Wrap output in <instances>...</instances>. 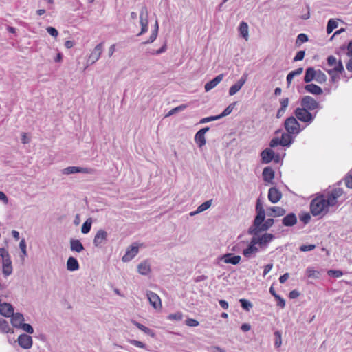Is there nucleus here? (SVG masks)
<instances>
[{
    "label": "nucleus",
    "mask_w": 352,
    "mask_h": 352,
    "mask_svg": "<svg viewBox=\"0 0 352 352\" xmlns=\"http://www.w3.org/2000/svg\"><path fill=\"white\" fill-rule=\"evenodd\" d=\"M19 328L22 329L24 331L30 334H32L34 333L33 327L28 323L23 322V324H21Z\"/></svg>",
    "instance_id": "obj_45"
},
{
    "label": "nucleus",
    "mask_w": 352,
    "mask_h": 352,
    "mask_svg": "<svg viewBox=\"0 0 352 352\" xmlns=\"http://www.w3.org/2000/svg\"><path fill=\"white\" fill-rule=\"evenodd\" d=\"M315 78H316V69L312 67H307L305 69V74L304 78H303L304 82L305 83H309L312 80H315Z\"/></svg>",
    "instance_id": "obj_25"
},
{
    "label": "nucleus",
    "mask_w": 352,
    "mask_h": 352,
    "mask_svg": "<svg viewBox=\"0 0 352 352\" xmlns=\"http://www.w3.org/2000/svg\"><path fill=\"white\" fill-rule=\"evenodd\" d=\"M187 107L186 104H181L177 107L172 109L166 115V116H173L179 111L184 110Z\"/></svg>",
    "instance_id": "obj_43"
},
{
    "label": "nucleus",
    "mask_w": 352,
    "mask_h": 352,
    "mask_svg": "<svg viewBox=\"0 0 352 352\" xmlns=\"http://www.w3.org/2000/svg\"><path fill=\"white\" fill-rule=\"evenodd\" d=\"M139 248L138 246H131L129 247L126 251L124 255L122 258V261L123 262H129L131 260H132L136 254L138 253Z\"/></svg>",
    "instance_id": "obj_17"
},
{
    "label": "nucleus",
    "mask_w": 352,
    "mask_h": 352,
    "mask_svg": "<svg viewBox=\"0 0 352 352\" xmlns=\"http://www.w3.org/2000/svg\"><path fill=\"white\" fill-rule=\"evenodd\" d=\"M148 12L146 6H143L141 8L140 12V23L141 25V31L138 34V36H140L148 31Z\"/></svg>",
    "instance_id": "obj_6"
},
{
    "label": "nucleus",
    "mask_w": 352,
    "mask_h": 352,
    "mask_svg": "<svg viewBox=\"0 0 352 352\" xmlns=\"http://www.w3.org/2000/svg\"><path fill=\"white\" fill-rule=\"evenodd\" d=\"M345 183H346V186L348 188L352 189V175H348L346 176V177H345Z\"/></svg>",
    "instance_id": "obj_64"
},
{
    "label": "nucleus",
    "mask_w": 352,
    "mask_h": 352,
    "mask_svg": "<svg viewBox=\"0 0 352 352\" xmlns=\"http://www.w3.org/2000/svg\"><path fill=\"white\" fill-rule=\"evenodd\" d=\"M10 328L9 326V323L5 319H0V332L3 333H7L10 332Z\"/></svg>",
    "instance_id": "obj_37"
},
{
    "label": "nucleus",
    "mask_w": 352,
    "mask_h": 352,
    "mask_svg": "<svg viewBox=\"0 0 352 352\" xmlns=\"http://www.w3.org/2000/svg\"><path fill=\"white\" fill-rule=\"evenodd\" d=\"M281 221L283 226L285 227H292L297 223L298 219L295 213L289 212L287 215H284Z\"/></svg>",
    "instance_id": "obj_15"
},
{
    "label": "nucleus",
    "mask_w": 352,
    "mask_h": 352,
    "mask_svg": "<svg viewBox=\"0 0 352 352\" xmlns=\"http://www.w3.org/2000/svg\"><path fill=\"white\" fill-rule=\"evenodd\" d=\"M309 38L308 36L306 34L300 33L298 35L296 41V45L299 46L302 43H305L308 41Z\"/></svg>",
    "instance_id": "obj_42"
},
{
    "label": "nucleus",
    "mask_w": 352,
    "mask_h": 352,
    "mask_svg": "<svg viewBox=\"0 0 352 352\" xmlns=\"http://www.w3.org/2000/svg\"><path fill=\"white\" fill-rule=\"evenodd\" d=\"M217 120H219V117L218 116H212L201 119L200 121L199 122V124H205Z\"/></svg>",
    "instance_id": "obj_52"
},
{
    "label": "nucleus",
    "mask_w": 352,
    "mask_h": 352,
    "mask_svg": "<svg viewBox=\"0 0 352 352\" xmlns=\"http://www.w3.org/2000/svg\"><path fill=\"white\" fill-rule=\"evenodd\" d=\"M212 202V200L210 199V200H208V201L204 202L203 204H201L197 208L198 212H202L206 210L207 209H208L211 206Z\"/></svg>",
    "instance_id": "obj_44"
},
{
    "label": "nucleus",
    "mask_w": 352,
    "mask_h": 352,
    "mask_svg": "<svg viewBox=\"0 0 352 352\" xmlns=\"http://www.w3.org/2000/svg\"><path fill=\"white\" fill-rule=\"evenodd\" d=\"M148 299L151 303V305L155 308L157 309L159 307H161V300L158 295L155 293L150 291L147 293Z\"/></svg>",
    "instance_id": "obj_22"
},
{
    "label": "nucleus",
    "mask_w": 352,
    "mask_h": 352,
    "mask_svg": "<svg viewBox=\"0 0 352 352\" xmlns=\"http://www.w3.org/2000/svg\"><path fill=\"white\" fill-rule=\"evenodd\" d=\"M306 273L309 278H318L320 277V272L311 267L307 268Z\"/></svg>",
    "instance_id": "obj_41"
},
{
    "label": "nucleus",
    "mask_w": 352,
    "mask_h": 352,
    "mask_svg": "<svg viewBox=\"0 0 352 352\" xmlns=\"http://www.w3.org/2000/svg\"><path fill=\"white\" fill-rule=\"evenodd\" d=\"M70 249L73 252H81L85 250L82 243L78 239H70Z\"/></svg>",
    "instance_id": "obj_29"
},
{
    "label": "nucleus",
    "mask_w": 352,
    "mask_h": 352,
    "mask_svg": "<svg viewBox=\"0 0 352 352\" xmlns=\"http://www.w3.org/2000/svg\"><path fill=\"white\" fill-rule=\"evenodd\" d=\"M166 50V43L165 42L164 43V45L159 50H157L156 51L153 50L150 53L153 55H159V54H161L165 52Z\"/></svg>",
    "instance_id": "obj_59"
},
{
    "label": "nucleus",
    "mask_w": 352,
    "mask_h": 352,
    "mask_svg": "<svg viewBox=\"0 0 352 352\" xmlns=\"http://www.w3.org/2000/svg\"><path fill=\"white\" fill-rule=\"evenodd\" d=\"M294 113L295 117L300 122H305L307 125L312 123L317 116V111L311 112L303 107H297Z\"/></svg>",
    "instance_id": "obj_3"
},
{
    "label": "nucleus",
    "mask_w": 352,
    "mask_h": 352,
    "mask_svg": "<svg viewBox=\"0 0 352 352\" xmlns=\"http://www.w3.org/2000/svg\"><path fill=\"white\" fill-rule=\"evenodd\" d=\"M274 170L270 166H267L263 168V179L265 182L272 183V180L274 178Z\"/></svg>",
    "instance_id": "obj_23"
},
{
    "label": "nucleus",
    "mask_w": 352,
    "mask_h": 352,
    "mask_svg": "<svg viewBox=\"0 0 352 352\" xmlns=\"http://www.w3.org/2000/svg\"><path fill=\"white\" fill-rule=\"evenodd\" d=\"M316 248V245L314 244L310 245H302L300 246L299 250L301 252L311 251Z\"/></svg>",
    "instance_id": "obj_58"
},
{
    "label": "nucleus",
    "mask_w": 352,
    "mask_h": 352,
    "mask_svg": "<svg viewBox=\"0 0 352 352\" xmlns=\"http://www.w3.org/2000/svg\"><path fill=\"white\" fill-rule=\"evenodd\" d=\"M286 214V210L282 207L276 206V208L273 210V213H268L267 215L272 217H283Z\"/></svg>",
    "instance_id": "obj_34"
},
{
    "label": "nucleus",
    "mask_w": 352,
    "mask_h": 352,
    "mask_svg": "<svg viewBox=\"0 0 352 352\" xmlns=\"http://www.w3.org/2000/svg\"><path fill=\"white\" fill-rule=\"evenodd\" d=\"M282 197L281 192L276 187H272L268 191V199L272 203L278 202Z\"/></svg>",
    "instance_id": "obj_16"
},
{
    "label": "nucleus",
    "mask_w": 352,
    "mask_h": 352,
    "mask_svg": "<svg viewBox=\"0 0 352 352\" xmlns=\"http://www.w3.org/2000/svg\"><path fill=\"white\" fill-rule=\"evenodd\" d=\"M305 89L307 92L314 95H321L323 93L322 89L314 83H307L305 86Z\"/></svg>",
    "instance_id": "obj_24"
},
{
    "label": "nucleus",
    "mask_w": 352,
    "mask_h": 352,
    "mask_svg": "<svg viewBox=\"0 0 352 352\" xmlns=\"http://www.w3.org/2000/svg\"><path fill=\"white\" fill-rule=\"evenodd\" d=\"M278 146H282V141L278 138H274L270 142V146L275 148Z\"/></svg>",
    "instance_id": "obj_54"
},
{
    "label": "nucleus",
    "mask_w": 352,
    "mask_h": 352,
    "mask_svg": "<svg viewBox=\"0 0 352 352\" xmlns=\"http://www.w3.org/2000/svg\"><path fill=\"white\" fill-rule=\"evenodd\" d=\"M248 79V74L244 73L241 78L235 83V85L239 87V89L243 86Z\"/></svg>",
    "instance_id": "obj_48"
},
{
    "label": "nucleus",
    "mask_w": 352,
    "mask_h": 352,
    "mask_svg": "<svg viewBox=\"0 0 352 352\" xmlns=\"http://www.w3.org/2000/svg\"><path fill=\"white\" fill-rule=\"evenodd\" d=\"M333 70H336V72H339L340 74L344 71V66L341 60H339L338 62H336L335 67H333Z\"/></svg>",
    "instance_id": "obj_57"
},
{
    "label": "nucleus",
    "mask_w": 352,
    "mask_h": 352,
    "mask_svg": "<svg viewBox=\"0 0 352 352\" xmlns=\"http://www.w3.org/2000/svg\"><path fill=\"white\" fill-rule=\"evenodd\" d=\"M19 248H20L21 253H22L21 257L23 258V257L26 256H27L26 242H25V240L24 239H23L20 241V243H19Z\"/></svg>",
    "instance_id": "obj_50"
},
{
    "label": "nucleus",
    "mask_w": 352,
    "mask_h": 352,
    "mask_svg": "<svg viewBox=\"0 0 352 352\" xmlns=\"http://www.w3.org/2000/svg\"><path fill=\"white\" fill-rule=\"evenodd\" d=\"M79 267H80V265H79L78 260L73 256H69L67 261V270L74 272V271L78 270L79 269Z\"/></svg>",
    "instance_id": "obj_28"
},
{
    "label": "nucleus",
    "mask_w": 352,
    "mask_h": 352,
    "mask_svg": "<svg viewBox=\"0 0 352 352\" xmlns=\"http://www.w3.org/2000/svg\"><path fill=\"white\" fill-rule=\"evenodd\" d=\"M274 336H275L274 345L276 348H278L280 346V345L282 344L281 333L279 331H276L274 332Z\"/></svg>",
    "instance_id": "obj_47"
},
{
    "label": "nucleus",
    "mask_w": 352,
    "mask_h": 352,
    "mask_svg": "<svg viewBox=\"0 0 352 352\" xmlns=\"http://www.w3.org/2000/svg\"><path fill=\"white\" fill-rule=\"evenodd\" d=\"M133 323L141 331L144 332L146 334L149 335L151 336H154V333L152 329H149L148 327L139 323L137 321H133Z\"/></svg>",
    "instance_id": "obj_35"
},
{
    "label": "nucleus",
    "mask_w": 352,
    "mask_h": 352,
    "mask_svg": "<svg viewBox=\"0 0 352 352\" xmlns=\"http://www.w3.org/2000/svg\"><path fill=\"white\" fill-rule=\"evenodd\" d=\"M343 194V190L340 188H334L331 192L327 195V199H325L327 205L329 206H333L337 203V199Z\"/></svg>",
    "instance_id": "obj_10"
},
{
    "label": "nucleus",
    "mask_w": 352,
    "mask_h": 352,
    "mask_svg": "<svg viewBox=\"0 0 352 352\" xmlns=\"http://www.w3.org/2000/svg\"><path fill=\"white\" fill-rule=\"evenodd\" d=\"M3 273L6 276L12 273V261L10 256L3 259Z\"/></svg>",
    "instance_id": "obj_26"
},
{
    "label": "nucleus",
    "mask_w": 352,
    "mask_h": 352,
    "mask_svg": "<svg viewBox=\"0 0 352 352\" xmlns=\"http://www.w3.org/2000/svg\"><path fill=\"white\" fill-rule=\"evenodd\" d=\"M103 51V43L98 44L89 56L87 62L90 64L95 63L100 57Z\"/></svg>",
    "instance_id": "obj_12"
},
{
    "label": "nucleus",
    "mask_w": 352,
    "mask_h": 352,
    "mask_svg": "<svg viewBox=\"0 0 352 352\" xmlns=\"http://www.w3.org/2000/svg\"><path fill=\"white\" fill-rule=\"evenodd\" d=\"M275 299L277 300V306L280 308H284L285 306V300L278 294L275 296Z\"/></svg>",
    "instance_id": "obj_60"
},
{
    "label": "nucleus",
    "mask_w": 352,
    "mask_h": 352,
    "mask_svg": "<svg viewBox=\"0 0 352 352\" xmlns=\"http://www.w3.org/2000/svg\"><path fill=\"white\" fill-rule=\"evenodd\" d=\"M186 324L189 327H197L199 325V322L193 318H188L186 322Z\"/></svg>",
    "instance_id": "obj_62"
},
{
    "label": "nucleus",
    "mask_w": 352,
    "mask_h": 352,
    "mask_svg": "<svg viewBox=\"0 0 352 352\" xmlns=\"http://www.w3.org/2000/svg\"><path fill=\"white\" fill-rule=\"evenodd\" d=\"M219 260L223 261L225 263L232 265H237L239 263L241 257L239 255H235L233 253H226L220 256Z\"/></svg>",
    "instance_id": "obj_14"
},
{
    "label": "nucleus",
    "mask_w": 352,
    "mask_h": 352,
    "mask_svg": "<svg viewBox=\"0 0 352 352\" xmlns=\"http://www.w3.org/2000/svg\"><path fill=\"white\" fill-rule=\"evenodd\" d=\"M94 171V169L87 167L68 166L62 170V173L64 175L75 173L93 174Z\"/></svg>",
    "instance_id": "obj_8"
},
{
    "label": "nucleus",
    "mask_w": 352,
    "mask_h": 352,
    "mask_svg": "<svg viewBox=\"0 0 352 352\" xmlns=\"http://www.w3.org/2000/svg\"><path fill=\"white\" fill-rule=\"evenodd\" d=\"M107 237L108 233L105 230L102 229L99 230L96 232L94 239L93 243L94 246L97 248L102 247L103 245L106 243L107 241Z\"/></svg>",
    "instance_id": "obj_9"
},
{
    "label": "nucleus",
    "mask_w": 352,
    "mask_h": 352,
    "mask_svg": "<svg viewBox=\"0 0 352 352\" xmlns=\"http://www.w3.org/2000/svg\"><path fill=\"white\" fill-rule=\"evenodd\" d=\"M183 314L181 312L170 314L167 316L168 320L180 321L182 320Z\"/></svg>",
    "instance_id": "obj_46"
},
{
    "label": "nucleus",
    "mask_w": 352,
    "mask_h": 352,
    "mask_svg": "<svg viewBox=\"0 0 352 352\" xmlns=\"http://www.w3.org/2000/svg\"><path fill=\"white\" fill-rule=\"evenodd\" d=\"M300 106L310 111L322 109L320 104L313 97L305 96L300 99Z\"/></svg>",
    "instance_id": "obj_5"
},
{
    "label": "nucleus",
    "mask_w": 352,
    "mask_h": 352,
    "mask_svg": "<svg viewBox=\"0 0 352 352\" xmlns=\"http://www.w3.org/2000/svg\"><path fill=\"white\" fill-rule=\"evenodd\" d=\"M305 56V50H300L298 51L296 56H294L293 61L297 62L303 60L304 57Z\"/></svg>",
    "instance_id": "obj_56"
},
{
    "label": "nucleus",
    "mask_w": 352,
    "mask_h": 352,
    "mask_svg": "<svg viewBox=\"0 0 352 352\" xmlns=\"http://www.w3.org/2000/svg\"><path fill=\"white\" fill-rule=\"evenodd\" d=\"M195 142L199 146V148H201L206 143V140L205 135L201 134L200 132L197 131L195 135Z\"/></svg>",
    "instance_id": "obj_32"
},
{
    "label": "nucleus",
    "mask_w": 352,
    "mask_h": 352,
    "mask_svg": "<svg viewBox=\"0 0 352 352\" xmlns=\"http://www.w3.org/2000/svg\"><path fill=\"white\" fill-rule=\"evenodd\" d=\"M298 120L296 117L290 116L287 118L284 122L285 131L294 135V137L298 135L305 129V127L300 128V124Z\"/></svg>",
    "instance_id": "obj_4"
},
{
    "label": "nucleus",
    "mask_w": 352,
    "mask_h": 352,
    "mask_svg": "<svg viewBox=\"0 0 352 352\" xmlns=\"http://www.w3.org/2000/svg\"><path fill=\"white\" fill-rule=\"evenodd\" d=\"M338 25V22L333 19H331L328 21L327 25V34H331L333 30L337 28Z\"/></svg>",
    "instance_id": "obj_38"
},
{
    "label": "nucleus",
    "mask_w": 352,
    "mask_h": 352,
    "mask_svg": "<svg viewBox=\"0 0 352 352\" xmlns=\"http://www.w3.org/2000/svg\"><path fill=\"white\" fill-rule=\"evenodd\" d=\"M300 220L305 224L309 223L311 220V215L308 212H305L299 216Z\"/></svg>",
    "instance_id": "obj_49"
},
{
    "label": "nucleus",
    "mask_w": 352,
    "mask_h": 352,
    "mask_svg": "<svg viewBox=\"0 0 352 352\" xmlns=\"http://www.w3.org/2000/svg\"><path fill=\"white\" fill-rule=\"evenodd\" d=\"M128 342L137 347L142 348V349L146 348V344L141 341L136 340H129Z\"/></svg>",
    "instance_id": "obj_55"
},
{
    "label": "nucleus",
    "mask_w": 352,
    "mask_h": 352,
    "mask_svg": "<svg viewBox=\"0 0 352 352\" xmlns=\"http://www.w3.org/2000/svg\"><path fill=\"white\" fill-rule=\"evenodd\" d=\"M293 136L294 135L289 132L283 133L280 139L282 141V146L289 148L294 142V137Z\"/></svg>",
    "instance_id": "obj_20"
},
{
    "label": "nucleus",
    "mask_w": 352,
    "mask_h": 352,
    "mask_svg": "<svg viewBox=\"0 0 352 352\" xmlns=\"http://www.w3.org/2000/svg\"><path fill=\"white\" fill-rule=\"evenodd\" d=\"M236 103V102H235L230 104L223 111V112L221 113H220L219 115H217L219 117V119L230 115L232 113Z\"/></svg>",
    "instance_id": "obj_40"
},
{
    "label": "nucleus",
    "mask_w": 352,
    "mask_h": 352,
    "mask_svg": "<svg viewBox=\"0 0 352 352\" xmlns=\"http://www.w3.org/2000/svg\"><path fill=\"white\" fill-rule=\"evenodd\" d=\"M155 32L156 31H152L148 40L142 42L141 44L142 45H147V44L152 43L153 42H154L156 40L157 34H158V33H157Z\"/></svg>",
    "instance_id": "obj_53"
},
{
    "label": "nucleus",
    "mask_w": 352,
    "mask_h": 352,
    "mask_svg": "<svg viewBox=\"0 0 352 352\" xmlns=\"http://www.w3.org/2000/svg\"><path fill=\"white\" fill-rule=\"evenodd\" d=\"M138 271L140 274L147 275L151 271L150 265L146 261L141 262L138 265Z\"/></svg>",
    "instance_id": "obj_30"
},
{
    "label": "nucleus",
    "mask_w": 352,
    "mask_h": 352,
    "mask_svg": "<svg viewBox=\"0 0 352 352\" xmlns=\"http://www.w3.org/2000/svg\"><path fill=\"white\" fill-rule=\"evenodd\" d=\"M19 345L25 349H30L32 346V338L30 336L23 333L18 337Z\"/></svg>",
    "instance_id": "obj_13"
},
{
    "label": "nucleus",
    "mask_w": 352,
    "mask_h": 352,
    "mask_svg": "<svg viewBox=\"0 0 352 352\" xmlns=\"http://www.w3.org/2000/svg\"><path fill=\"white\" fill-rule=\"evenodd\" d=\"M253 238H255L256 241L260 248L266 249L269 244L275 239V236L271 233H264L261 236L259 235H252Z\"/></svg>",
    "instance_id": "obj_7"
},
{
    "label": "nucleus",
    "mask_w": 352,
    "mask_h": 352,
    "mask_svg": "<svg viewBox=\"0 0 352 352\" xmlns=\"http://www.w3.org/2000/svg\"><path fill=\"white\" fill-rule=\"evenodd\" d=\"M256 245H258L257 241H256L255 238L252 237L248 247L243 250V256L250 258L252 257V254H256L259 251Z\"/></svg>",
    "instance_id": "obj_11"
},
{
    "label": "nucleus",
    "mask_w": 352,
    "mask_h": 352,
    "mask_svg": "<svg viewBox=\"0 0 352 352\" xmlns=\"http://www.w3.org/2000/svg\"><path fill=\"white\" fill-rule=\"evenodd\" d=\"M92 225V219L88 218L82 225L81 232L82 234H87L90 232Z\"/></svg>",
    "instance_id": "obj_36"
},
{
    "label": "nucleus",
    "mask_w": 352,
    "mask_h": 352,
    "mask_svg": "<svg viewBox=\"0 0 352 352\" xmlns=\"http://www.w3.org/2000/svg\"><path fill=\"white\" fill-rule=\"evenodd\" d=\"M14 307L10 303L3 302L0 304V314L5 317H10L13 315Z\"/></svg>",
    "instance_id": "obj_19"
},
{
    "label": "nucleus",
    "mask_w": 352,
    "mask_h": 352,
    "mask_svg": "<svg viewBox=\"0 0 352 352\" xmlns=\"http://www.w3.org/2000/svg\"><path fill=\"white\" fill-rule=\"evenodd\" d=\"M329 206L324 198L323 195L317 197L310 203V212L313 216H324L329 211Z\"/></svg>",
    "instance_id": "obj_2"
},
{
    "label": "nucleus",
    "mask_w": 352,
    "mask_h": 352,
    "mask_svg": "<svg viewBox=\"0 0 352 352\" xmlns=\"http://www.w3.org/2000/svg\"><path fill=\"white\" fill-rule=\"evenodd\" d=\"M328 275L335 278H340L343 275V272L339 270H330L327 272Z\"/></svg>",
    "instance_id": "obj_51"
},
{
    "label": "nucleus",
    "mask_w": 352,
    "mask_h": 352,
    "mask_svg": "<svg viewBox=\"0 0 352 352\" xmlns=\"http://www.w3.org/2000/svg\"><path fill=\"white\" fill-rule=\"evenodd\" d=\"M11 323L16 328H19L21 324H23V321L24 320L23 315L21 313H13V315L11 316Z\"/></svg>",
    "instance_id": "obj_27"
},
{
    "label": "nucleus",
    "mask_w": 352,
    "mask_h": 352,
    "mask_svg": "<svg viewBox=\"0 0 352 352\" xmlns=\"http://www.w3.org/2000/svg\"><path fill=\"white\" fill-rule=\"evenodd\" d=\"M327 77L326 74L320 69L316 70L315 80L320 84L324 83L327 81Z\"/></svg>",
    "instance_id": "obj_33"
},
{
    "label": "nucleus",
    "mask_w": 352,
    "mask_h": 352,
    "mask_svg": "<svg viewBox=\"0 0 352 352\" xmlns=\"http://www.w3.org/2000/svg\"><path fill=\"white\" fill-rule=\"evenodd\" d=\"M47 32L53 37H56L58 34V30L54 27H47L46 28Z\"/></svg>",
    "instance_id": "obj_61"
},
{
    "label": "nucleus",
    "mask_w": 352,
    "mask_h": 352,
    "mask_svg": "<svg viewBox=\"0 0 352 352\" xmlns=\"http://www.w3.org/2000/svg\"><path fill=\"white\" fill-rule=\"evenodd\" d=\"M239 302L241 307L245 310L246 311H249L253 307L252 303L247 299L241 298L239 299Z\"/></svg>",
    "instance_id": "obj_39"
},
{
    "label": "nucleus",
    "mask_w": 352,
    "mask_h": 352,
    "mask_svg": "<svg viewBox=\"0 0 352 352\" xmlns=\"http://www.w3.org/2000/svg\"><path fill=\"white\" fill-rule=\"evenodd\" d=\"M239 32L241 36L248 40V25L246 22L242 21L239 26Z\"/></svg>",
    "instance_id": "obj_31"
},
{
    "label": "nucleus",
    "mask_w": 352,
    "mask_h": 352,
    "mask_svg": "<svg viewBox=\"0 0 352 352\" xmlns=\"http://www.w3.org/2000/svg\"><path fill=\"white\" fill-rule=\"evenodd\" d=\"M280 108L286 111V109L288 107V104H289V98H281L280 100Z\"/></svg>",
    "instance_id": "obj_63"
},
{
    "label": "nucleus",
    "mask_w": 352,
    "mask_h": 352,
    "mask_svg": "<svg viewBox=\"0 0 352 352\" xmlns=\"http://www.w3.org/2000/svg\"><path fill=\"white\" fill-rule=\"evenodd\" d=\"M223 78V74H219L216 77H214L212 80L206 82L204 89L206 91H209L213 88H214L222 80Z\"/></svg>",
    "instance_id": "obj_21"
},
{
    "label": "nucleus",
    "mask_w": 352,
    "mask_h": 352,
    "mask_svg": "<svg viewBox=\"0 0 352 352\" xmlns=\"http://www.w3.org/2000/svg\"><path fill=\"white\" fill-rule=\"evenodd\" d=\"M261 157L262 163L269 164L274 157V152L271 148H267L261 153Z\"/></svg>",
    "instance_id": "obj_18"
},
{
    "label": "nucleus",
    "mask_w": 352,
    "mask_h": 352,
    "mask_svg": "<svg viewBox=\"0 0 352 352\" xmlns=\"http://www.w3.org/2000/svg\"><path fill=\"white\" fill-rule=\"evenodd\" d=\"M255 210L256 216L252 225L248 230V233L250 235H259L261 232H266L270 228L265 223V211L259 199L256 201Z\"/></svg>",
    "instance_id": "obj_1"
}]
</instances>
